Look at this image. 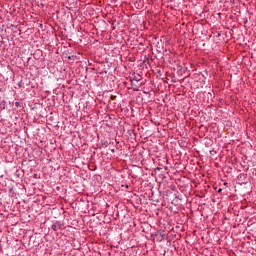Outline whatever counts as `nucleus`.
<instances>
[{"mask_svg":"<svg viewBox=\"0 0 256 256\" xmlns=\"http://www.w3.org/2000/svg\"><path fill=\"white\" fill-rule=\"evenodd\" d=\"M221 191H222V189L220 188V189L218 190V193H221Z\"/></svg>","mask_w":256,"mask_h":256,"instance_id":"nucleus-1","label":"nucleus"}]
</instances>
